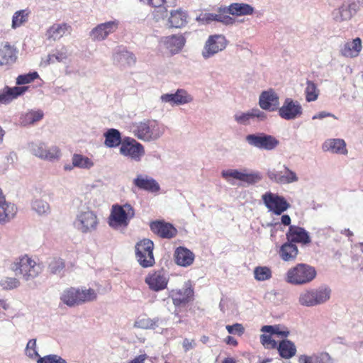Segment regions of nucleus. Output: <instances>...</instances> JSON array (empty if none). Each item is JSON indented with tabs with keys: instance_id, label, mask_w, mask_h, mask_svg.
Wrapping results in <instances>:
<instances>
[{
	"instance_id": "nucleus-8",
	"label": "nucleus",
	"mask_w": 363,
	"mask_h": 363,
	"mask_svg": "<svg viewBox=\"0 0 363 363\" xmlns=\"http://www.w3.org/2000/svg\"><path fill=\"white\" fill-rule=\"evenodd\" d=\"M262 200L268 211L277 216L281 215L291 206L284 196L271 191L264 194L262 196Z\"/></svg>"
},
{
	"instance_id": "nucleus-49",
	"label": "nucleus",
	"mask_w": 363,
	"mask_h": 363,
	"mask_svg": "<svg viewBox=\"0 0 363 363\" xmlns=\"http://www.w3.org/2000/svg\"><path fill=\"white\" fill-rule=\"evenodd\" d=\"M37 363H67L66 360L57 354H49L39 357Z\"/></svg>"
},
{
	"instance_id": "nucleus-56",
	"label": "nucleus",
	"mask_w": 363,
	"mask_h": 363,
	"mask_svg": "<svg viewBox=\"0 0 363 363\" xmlns=\"http://www.w3.org/2000/svg\"><path fill=\"white\" fill-rule=\"evenodd\" d=\"M284 176L283 179L287 180V182H284L282 184H289L294 182H296L298 180V177L295 172L290 170L288 167H284Z\"/></svg>"
},
{
	"instance_id": "nucleus-40",
	"label": "nucleus",
	"mask_w": 363,
	"mask_h": 363,
	"mask_svg": "<svg viewBox=\"0 0 363 363\" xmlns=\"http://www.w3.org/2000/svg\"><path fill=\"white\" fill-rule=\"evenodd\" d=\"M300 360L303 363H332L330 357L327 353L313 354L311 356H302Z\"/></svg>"
},
{
	"instance_id": "nucleus-4",
	"label": "nucleus",
	"mask_w": 363,
	"mask_h": 363,
	"mask_svg": "<svg viewBox=\"0 0 363 363\" xmlns=\"http://www.w3.org/2000/svg\"><path fill=\"white\" fill-rule=\"evenodd\" d=\"M11 268L14 272L21 274L26 281L35 279L41 272L40 265L26 255L16 259Z\"/></svg>"
},
{
	"instance_id": "nucleus-24",
	"label": "nucleus",
	"mask_w": 363,
	"mask_h": 363,
	"mask_svg": "<svg viewBox=\"0 0 363 363\" xmlns=\"http://www.w3.org/2000/svg\"><path fill=\"white\" fill-rule=\"evenodd\" d=\"M174 261L181 267H189L194 263L195 255L189 249L184 247H178L174 252Z\"/></svg>"
},
{
	"instance_id": "nucleus-63",
	"label": "nucleus",
	"mask_w": 363,
	"mask_h": 363,
	"mask_svg": "<svg viewBox=\"0 0 363 363\" xmlns=\"http://www.w3.org/2000/svg\"><path fill=\"white\" fill-rule=\"evenodd\" d=\"M332 116L333 115L331 113H330L322 111V112H320L318 114L313 116L312 118H313V120H315V119H322L323 118L328 117V116Z\"/></svg>"
},
{
	"instance_id": "nucleus-34",
	"label": "nucleus",
	"mask_w": 363,
	"mask_h": 363,
	"mask_svg": "<svg viewBox=\"0 0 363 363\" xmlns=\"http://www.w3.org/2000/svg\"><path fill=\"white\" fill-rule=\"evenodd\" d=\"M16 213V207L14 204L6 200L0 203V223H5L13 218Z\"/></svg>"
},
{
	"instance_id": "nucleus-18",
	"label": "nucleus",
	"mask_w": 363,
	"mask_h": 363,
	"mask_svg": "<svg viewBox=\"0 0 363 363\" xmlns=\"http://www.w3.org/2000/svg\"><path fill=\"white\" fill-rule=\"evenodd\" d=\"M150 228L155 235L162 238L171 239L177 234V230L172 224L162 220L150 223Z\"/></svg>"
},
{
	"instance_id": "nucleus-41",
	"label": "nucleus",
	"mask_w": 363,
	"mask_h": 363,
	"mask_svg": "<svg viewBox=\"0 0 363 363\" xmlns=\"http://www.w3.org/2000/svg\"><path fill=\"white\" fill-rule=\"evenodd\" d=\"M261 331L269 333L270 335H277L284 337H286L289 335V331L286 328L283 329L279 325H264Z\"/></svg>"
},
{
	"instance_id": "nucleus-39",
	"label": "nucleus",
	"mask_w": 363,
	"mask_h": 363,
	"mask_svg": "<svg viewBox=\"0 0 363 363\" xmlns=\"http://www.w3.org/2000/svg\"><path fill=\"white\" fill-rule=\"evenodd\" d=\"M72 162L73 167L81 169H90L94 166V162L91 159L81 154H74Z\"/></svg>"
},
{
	"instance_id": "nucleus-1",
	"label": "nucleus",
	"mask_w": 363,
	"mask_h": 363,
	"mask_svg": "<svg viewBox=\"0 0 363 363\" xmlns=\"http://www.w3.org/2000/svg\"><path fill=\"white\" fill-rule=\"evenodd\" d=\"M135 211L130 203L113 204L108 217V225L114 230L125 229L135 217Z\"/></svg>"
},
{
	"instance_id": "nucleus-58",
	"label": "nucleus",
	"mask_w": 363,
	"mask_h": 363,
	"mask_svg": "<svg viewBox=\"0 0 363 363\" xmlns=\"http://www.w3.org/2000/svg\"><path fill=\"white\" fill-rule=\"evenodd\" d=\"M151 320L150 318H143L141 319H138L135 323L134 326L140 328H147L150 327Z\"/></svg>"
},
{
	"instance_id": "nucleus-53",
	"label": "nucleus",
	"mask_w": 363,
	"mask_h": 363,
	"mask_svg": "<svg viewBox=\"0 0 363 363\" xmlns=\"http://www.w3.org/2000/svg\"><path fill=\"white\" fill-rule=\"evenodd\" d=\"M283 176H284V171H276V170L273 169L268 172L269 178L271 180L274 181L275 182L279 183V184H281L284 182H287V180L283 179L284 178Z\"/></svg>"
},
{
	"instance_id": "nucleus-45",
	"label": "nucleus",
	"mask_w": 363,
	"mask_h": 363,
	"mask_svg": "<svg viewBox=\"0 0 363 363\" xmlns=\"http://www.w3.org/2000/svg\"><path fill=\"white\" fill-rule=\"evenodd\" d=\"M0 286L4 290H13L20 286V281L15 277H4L0 280Z\"/></svg>"
},
{
	"instance_id": "nucleus-28",
	"label": "nucleus",
	"mask_w": 363,
	"mask_h": 363,
	"mask_svg": "<svg viewBox=\"0 0 363 363\" xmlns=\"http://www.w3.org/2000/svg\"><path fill=\"white\" fill-rule=\"evenodd\" d=\"M298 252V247L295 244L286 241L280 247L279 255L285 262H294Z\"/></svg>"
},
{
	"instance_id": "nucleus-12",
	"label": "nucleus",
	"mask_w": 363,
	"mask_h": 363,
	"mask_svg": "<svg viewBox=\"0 0 363 363\" xmlns=\"http://www.w3.org/2000/svg\"><path fill=\"white\" fill-rule=\"evenodd\" d=\"M145 284L153 291H160L167 288L169 277L163 269L148 273L145 279Z\"/></svg>"
},
{
	"instance_id": "nucleus-15",
	"label": "nucleus",
	"mask_w": 363,
	"mask_h": 363,
	"mask_svg": "<svg viewBox=\"0 0 363 363\" xmlns=\"http://www.w3.org/2000/svg\"><path fill=\"white\" fill-rule=\"evenodd\" d=\"M287 241L293 244H300L301 245H308L311 242L309 233L303 228L298 225H290L286 233Z\"/></svg>"
},
{
	"instance_id": "nucleus-64",
	"label": "nucleus",
	"mask_w": 363,
	"mask_h": 363,
	"mask_svg": "<svg viewBox=\"0 0 363 363\" xmlns=\"http://www.w3.org/2000/svg\"><path fill=\"white\" fill-rule=\"evenodd\" d=\"M281 221L284 225H291V218L289 215H283L281 218Z\"/></svg>"
},
{
	"instance_id": "nucleus-16",
	"label": "nucleus",
	"mask_w": 363,
	"mask_h": 363,
	"mask_svg": "<svg viewBox=\"0 0 363 363\" xmlns=\"http://www.w3.org/2000/svg\"><path fill=\"white\" fill-rule=\"evenodd\" d=\"M119 26V21L113 20L100 23L90 32V36L94 40L101 41L106 39L108 35L115 32Z\"/></svg>"
},
{
	"instance_id": "nucleus-54",
	"label": "nucleus",
	"mask_w": 363,
	"mask_h": 363,
	"mask_svg": "<svg viewBox=\"0 0 363 363\" xmlns=\"http://www.w3.org/2000/svg\"><path fill=\"white\" fill-rule=\"evenodd\" d=\"M36 347V340L31 339L28 341L26 346L27 354L30 357H35L39 356L38 352L35 350Z\"/></svg>"
},
{
	"instance_id": "nucleus-46",
	"label": "nucleus",
	"mask_w": 363,
	"mask_h": 363,
	"mask_svg": "<svg viewBox=\"0 0 363 363\" xmlns=\"http://www.w3.org/2000/svg\"><path fill=\"white\" fill-rule=\"evenodd\" d=\"M65 267V261L61 258H54L48 265L51 274H60Z\"/></svg>"
},
{
	"instance_id": "nucleus-29",
	"label": "nucleus",
	"mask_w": 363,
	"mask_h": 363,
	"mask_svg": "<svg viewBox=\"0 0 363 363\" xmlns=\"http://www.w3.org/2000/svg\"><path fill=\"white\" fill-rule=\"evenodd\" d=\"M233 16H241L251 15L254 12V8L245 3H233L230 4L224 11Z\"/></svg>"
},
{
	"instance_id": "nucleus-42",
	"label": "nucleus",
	"mask_w": 363,
	"mask_h": 363,
	"mask_svg": "<svg viewBox=\"0 0 363 363\" xmlns=\"http://www.w3.org/2000/svg\"><path fill=\"white\" fill-rule=\"evenodd\" d=\"M29 12L26 10H20L14 13L12 18V28H16L28 21Z\"/></svg>"
},
{
	"instance_id": "nucleus-51",
	"label": "nucleus",
	"mask_w": 363,
	"mask_h": 363,
	"mask_svg": "<svg viewBox=\"0 0 363 363\" xmlns=\"http://www.w3.org/2000/svg\"><path fill=\"white\" fill-rule=\"evenodd\" d=\"M225 329L228 332V333L232 335H237L238 336H242L245 331L244 326L241 323H235L233 325H227L225 326Z\"/></svg>"
},
{
	"instance_id": "nucleus-7",
	"label": "nucleus",
	"mask_w": 363,
	"mask_h": 363,
	"mask_svg": "<svg viewBox=\"0 0 363 363\" xmlns=\"http://www.w3.org/2000/svg\"><path fill=\"white\" fill-rule=\"evenodd\" d=\"M134 135L144 141L157 140L162 135L159 125L153 121H145L136 124L133 129Z\"/></svg>"
},
{
	"instance_id": "nucleus-44",
	"label": "nucleus",
	"mask_w": 363,
	"mask_h": 363,
	"mask_svg": "<svg viewBox=\"0 0 363 363\" xmlns=\"http://www.w3.org/2000/svg\"><path fill=\"white\" fill-rule=\"evenodd\" d=\"M254 275L256 280L265 281L272 277V271L267 267H257L254 270Z\"/></svg>"
},
{
	"instance_id": "nucleus-43",
	"label": "nucleus",
	"mask_w": 363,
	"mask_h": 363,
	"mask_svg": "<svg viewBox=\"0 0 363 363\" xmlns=\"http://www.w3.org/2000/svg\"><path fill=\"white\" fill-rule=\"evenodd\" d=\"M305 94L308 102L314 101L318 99L319 91L313 82L307 81Z\"/></svg>"
},
{
	"instance_id": "nucleus-61",
	"label": "nucleus",
	"mask_w": 363,
	"mask_h": 363,
	"mask_svg": "<svg viewBox=\"0 0 363 363\" xmlns=\"http://www.w3.org/2000/svg\"><path fill=\"white\" fill-rule=\"evenodd\" d=\"M148 358L146 354H142L136 356L134 359L130 361L128 363H145V360Z\"/></svg>"
},
{
	"instance_id": "nucleus-11",
	"label": "nucleus",
	"mask_w": 363,
	"mask_h": 363,
	"mask_svg": "<svg viewBox=\"0 0 363 363\" xmlns=\"http://www.w3.org/2000/svg\"><path fill=\"white\" fill-rule=\"evenodd\" d=\"M246 141L252 146L266 150H272L279 144L275 137L265 133L248 135Z\"/></svg>"
},
{
	"instance_id": "nucleus-14",
	"label": "nucleus",
	"mask_w": 363,
	"mask_h": 363,
	"mask_svg": "<svg viewBox=\"0 0 363 363\" xmlns=\"http://www.w3.org/2000/svg\"><path fill=\"white\" fill-rule=\"evenodd\" d=\"M227 41L223 35H211L206 42L202 55L208 58L225 48Z\"/></svg>"
},
{
	"instance_id": "nucleus-3",
	"label": "nucleus",
	"mask_w": 363,
	"mask_h": 363,
	"mask_svg": "<svg viewBox=\"0 0 363 363\" xmlns=\"http://www.w3.org/2000/svg\"><path fill=\"white\" fill-rule=\"evenodd\" d=\"M96 293L92 289H80L71 287L64 291L60 299L68 306L79 305L96 298Z\"/></svg>"
},
{
	"instance_id": "nucleus-23",
	"label": "nucleus",
	"mask_w": 363,
	"mask_h": 363,
	"mask_svg": "<svg viewBox=\"0 0 363 363\" xmlns=\"http://www.w3.org/2000/svg\"><path fill=\"white\" fill-rule=\"evenodd\" d=\"M28 89V86H4L0 90V104H7L19 96L23 94Z\"/></svg>"
},
{
	"instance_id": "nucleus-19",
	"label": "nucleus",
	"mask_w": 363,
	"mask_h": 363,
	"mask_svg": "<svg viewBox=\"0 0 363 363\" xmlns=\"http://www.w3.org/2000/svg\"><path fill=\"white\" fill-rule=\"evenodd\" d=\"M222 177L228 181L229 177H232L233 179L246 182L249 184H255L262 179V177L259 173H245L237 169H228L223 171Z\"/></svg>"
},
{
	"instance_id": "nucleus-62",
	"label": "nucleus",
	"mask_w": 363,
	"mask_h": 363,
	"mask_svg": "<svg viewBox=\"0 0 363 363\" xmlns=\"http://www.w3.org/2000/svg\"><path fill=\"white\" fill-rule=\"evenodd\" d=\"M224 341L228 345L236 347L238 345V341L233 336H227Z\"/></svg>"
},
{
	"instance_id": "nucleus-9",
	"label": "nucleus",
	"mask_w": 363,
	"mask_h": 363,
	"mask_svg": "<svg viewBox=\"0 0 363 363\" xmlns=\"http://www.w3.org/2000/svg\"><path fill=\"white\" fill-rule=\"evenodd\" d=\"M75 224L81 233H89L96 230L99 220L92 211H82L77 215Z\"/></svg>"
},
{
	"instance_id": "nucleus-47",
	"label": "nucleus",
	"mask_w": 363,
	"mask_h": 363,
	"mask_svg": "<svg viewBox=\"0 0 363 363\" xmlns=\"http://www.w3.org/2000/svg\"><path fill=\"white\" fill-rule=\"evenodd\" d=\"M68 57L67 50L65 46H62L61 50H57L56 53L48 55V62L53 63L55 61L62 62Z\"/></svg>"
},
{
	"instance_id": "nucleus-48",
	"label": "nucleus",
	"mask_w": 363,
	"mask_h": 363,
	"mask_svg": "<svg viewBox=\"0 0 363 363\" xmlns=\"http://www.w3.org/2000/svg\"><path fill=\"white\" fill-rule=\"evenodd\" d=\"M39 77V74L37 72H30L26 74L18 75L16 78V84L23 85L31 83L35 79Z\"/></svg>"
},
{
	"instance_id": "nucleus-26",
	"label": "nucleus",
	"mask_w": 363,
	"mask_h": 363,
	"mask_svg": "<svg viewBox=\"0 0 363 363\" xmlns=\"http://www.w3.org/2000/svg\"><path fill=\"white\" fill-rule=\"evenodd\" d=\"M72 27L66 23H55L46 31V36L48 40H57L62 38L67 33L70 34Z\"/></svg>"
},
{
	"instance_id": "nucleus-38",
	"label": "nucleus",
	"mask_w": 363,
	"mask_h": 363,
	"mask_svg": "<svg viewBox=\"0 0 363 363\" xmlns=\"http://www.w3.org/2000/svg\"><path fill=\"white\" fill-rule=\"evenodd\" d=\"M186 23V15L181 10L172 11L169 18V23L172 28H182Z\"/></svg>"
},
{
	"instance_id": "nucleus-32",
	"label": "nucleus",
	"mask_w": 363,
	"mask_h": 363,
	"mask_svg": "<svg viewBox=\"0 0 363 363\" xmlns=\"http://www.w3.org/2000/svg\"><path fill=\"white\" fill-rule=\"evenodd\" d=\"M16 60V49L9 44H5L0 48V66L9 65Z\"/></svg>"
},
{
	"instance_id": "nucleus-21",
	"label": "nucleus",
	"mask_w": 363,
	"mask_h": 363,
	"mask_svg": "<svg viewBox=\"0 0 363 363\" xmlns=\"http://www.w3.org/2000/svg\"><path fill=\"white\" fill-rule=\"evenodd\" d=\"M133 183L139 189L151 193L158 192L160 189V186L155 179L145 174H138Z\"/></svg>"
},
{
	"instance_id": "nucleus-22",
	"label": "nucleus",
	"mask_w": 363,
	"mask_h": 363,
	"mask_svg": "<svg viewBox=\"0 0 363 363\" xmlns=\"http://www.w3.org/2000/svg\"><path fill=\"white\" fill-rule=\"evenodd\" d=\"M161 99L163 102L169 103L172 106L188 104L193 100L191 95L184 89H178L174 94H163Z\"/></svg>"
},
{
	"instance_id": "nucleus-25",
	"label": "nucleus",
	"mask_w": 363,
	"mask_h": 363,
	"mask_svg": "<svg viewBox=\"0 0 363 363\" xmlns=\"http://www.w3.org/2000/svg\"><path fill=\"white\" fill-rule=\"evenodd\" d=\"M362 49V43L360 38L346 42L340 49V53L345 57L354 58L359 56Z\"/></svg>"
},
{
	"instance_id": "nucleus-2",
	"label": "nucleus",
	"mask_w": 363,
	"mask_h": 363,
	"mask_svg": "<svg viewBox=\"0 0 363 363\" xmlns=\"http://www.w3.org/2000/svg\"><path fill=\"white\" fill-rule=\"evenodd\" d=\"M315 267L305 263H298L291 267L286 274V281L293 285H304L316 277Z\"/></svg>"
},
{
	"instance_id": "nucleus-6",
	"label": "nucleus",
	"mask_w": 363,
	"mask_h": 363,
	"mask_svg": "<svg viewBox=\"0 0 363 363\" xmlns=\"http://www.w3.org/2000/svg\"><path fill=\"white\" fill-rule=\"evenodd\" d=\"M154 243L147 238H144L135 245V257L139 264L143 268L152 267L155 264L153 254Z\"/></svg>"
},
{
	"instance_id": "nucleus-55",
	"label": "nucleus",
	"mask_w": 363,
	"mask_h": 363,
	"mask_svg": "<svg viewBox=\"0 0 363 363\" xmlns=\"http://www.w3.org/2000/svg\"><path fill=\"white\" fill-rule=\"evenodd\" d=\"M215 21L221 22L225 25H231L235 23V19L228 15L220 13L213 16Z\"/></svg>"
},
{
	"instance_id": "nucleus-20",
	"label": "nucleus",
	"mask_w": 363,
	"mask_h": 363,
	"mask_svg": "<svg viewBox=\"0 0 363 363\" xmlns=\"http://www.w3.org/2000/svg\"><path fill=\"white\" fill-rule=\"evenodd\" d=\"M32 151L34 155L49 161L59 160L61 156V151L58 147H48L44 143L33 146Z\"/></svg>"
},
{
	"instance_id": "nucleus-30",
	"label": "nucleus",
	"mask_w": 363,
	"mask_h": 363,
	"mask_svg": "<svg viewBox=\"0 0 363 363\" xmlns=\"http://www.w3.org/2000/svg\"><path fill=\"white\" fill-rule=\"evenodd\" d=\"M194 295V291L191 288H185L182 289L172 291L171 297L173 303L176 306H179L189 302Z\"/></svg>"
},
{
	"instance_id": "nucleus-57",
	"label": "nucleus",
	"mask_w": 363,
	"mask_h": 363,
	"mask_svg": "<svg viewBox=\"0 0 363 363\" xmlns=\"http://www.w3.org/2000/svg\"><path fill=\"white\" fill-rule=\"evenodd\" d=\"M251 118L250 112L247 113H242L240 114L235 115V120L241 124H246L248 123L249 120Z\"/></svg>"
},
{
	"instance_id": "nucleus-31",
	"label": "nucleus",
	"mask_w": 363,
	"mask_h": 363,
	"mask_svg": "<svg viewBox=\"0 0 363 363\" xmlns=\"http://www.w3.org/2000/svg\"><path fill=\"white\" fill-rule=\"evenodd\" d=\"M166 48L172 55L178 53L185 44V38L182 35H171L164 38Z\"/></svg>"
},
{
	"instance_id": "nucleus-60",
	"label": "nucleus",
	"mask_w": 363,
	"mask_h": 363,
	"mask_svg": "<svg viewBox=\"0 0 363 363\" xmlns=\"http://www.w3.org/2000/svg\"><path fill=\"white\" fill-rule=\"evenodd\" d=\"M340 14L341 21H347L351 18L352 14L349 9L342 7L340 9Z\"/></svg>"
},
{
	"instance_id": "nucleus-37",
	"label": "nucleus",
	"mask_w": 363,
	"mask_h": 363,
	"mask_svg": "<svg viewBox=\"0 0 363 363\" xmlns=\"http://www.w3.org/2000/svg\"><path fill=\"white\" fill-rule=\"evenodd\" d=\"M141 1L146 2L150 6L157 9L158 10L154 12V18L157 21L161 18H164L167 15V10L164 6L165 0H140Z\"/></svg>"
},
{
	"instance_id": "nucleus-5",
	"label": "nucleus",
	"mask_w": 363,
	"mask_h": 363,
	"mask_svg": "<svg viewBox=\"0 0 363 363\" xmlns=\"http://www.w3.org/2000/svg\"><path fill=\"white\" fill-rule=\"evenodd\" d=\"M331 290L328 288L310 289L300 294L298 303L306 307L323 304L330 298Z\"/></svg>"
},
{
	"instance_id": "nucleus-17",
	"label": "nucleus",
	"mask_w": 363,
	"mask_h": 363,
	"mask_svg": "<svg viewBox=\"0 0 363 363\" xmlns=\"http://www.w3.org/2000/svg\"><path fill=\"white\" fill-rule=\"evenodd\" d=\"M259 106L262 109L268 111H277L279 106V97L272 89L264 91L259 95Z\"/></svg>"
},
{
	"instance_id": "nucleus-27",
	"label": "nucleus",
	"mask_w": 363,
	"mask_h": 363,
	"mask_svg": "<svg viewBox=\"0 0 363 363\" xmlns=\"http://www.w3.org/2000/svg\"><path fill=\"white\" fill-rule=\"evenodd\" d=\"M324 151H331L333 153L346 155L348 152L346 143L343 139H328L323 144Z\"/></svg>"
},
{
	"instance_id": "nucleus-10",
	"label": "nucleus",
	"mask_w": 363,
	"mask_h": 363,
	"mask_svg": "<svg viewBox=\"0 0 363 363\" xmlns=\"http://www.w3.org/2000/svg\"><path fill=\"white\" fill-rule=\"evenodd\" d=\"M120 153L125 157L139 162L145 155L144 146L134 138L125 137L123 139L120 147Z\"/></svg>"
},
{
	"instance_id": "nucleus-59",
	"label": "nucleus",
	"mask_w": 363,
	"mask_h": 363,
	"mask_svg": "<svg viewBox=\"0 0 363 363\" xmlns=\"http://www.w3.org/2000/svg\"><path fill=\"white\" fill-rule=\"evenodd\" d=\"M251 118H257L261 121L266 119V114L258 108H252L249 111Z\"/></svg>"
},
{
	"instance_id": "nucleus-36",
	"label": "nucleus",
	"mask_w": 363,
	"mask_h": 363,
	"mask_svg": "<svg viewBox=\"0 0 363 363\" xmlns=\"http://www.w3.org/2000/svg\"><path fill=\"white\" fill-rule=\"evenodd\" d=\"M277 349L280 356L284 359L292 357L296 352L294 344L288 340L281 341Z\"/></svg>"
},
{
	"instance_id": "nucleus-50",
	"label": "nucleus",
	"mask_w": 363,
	"mask_h": 363,
	"mask_svg": "<svg viewBox=\"0 0 363 363\" xmlns=\"http://www.w3.org/2000/svg\"><path fill=\"white\" fill-rule=\"evenodd\" d=\"M33 209L36 211L38 214H45L49 209V204L42 200H35L32 205Z\"/></svg>"
},
{
	"instance_id": "nucleus-35",
	"label": "nucleus",
	"mask_w": 363,
	"mask_h": 363,
	"mask_svg": "<svg viewBox=\"0 0 363 363\" xmlns=\"http://www.w3.org/2000/svg\"><path fill=\"white\" fill-rule=\"evenodd\" d=\"M105 138L104 145L108 147H116L121 145L123 140L121 138V133L118 130L111 128L108 129L104 134Z\"/></svg>"
},
{
	"instance_id": "nucleus-52",
	"label": "nucleus",
	"mask_w": 363,
	"mask_h": 363,
	"mask_svg": "<svg viewBox=\"0 0 363 363\" xmlns=\"http://www.w3.org/2000/svg\"><path fill=\"white\" fill-rule=\"evenodd\" d=\"M260 342L267 349H274L277 347V342L273 340L271 335L262 334L260 335Z\"/></svg>"
},
{
	"instance_id": "nucleus-33",
	"label": "nucleus",
	"mask_w": 363,
	"mask_h": 363,
	"mask_svg": "<svg viewBox=\"0 0 363 363\" xmlns=\"http://www.w3.org/2000/svg\"><path fill=\"white\" fill-rule=\"evenodd\" d=\"M43 117L44 113L42 110H30L21 115L20 123L23 126H28L41 121Z\"/></svg>"
},
{
	"instance_id": "nucleus-13",
	"label": "nucleus",
	"mask_w": 363,
	"mask_h": 363,
	"mask_svg": "<svg viewBox=\"0 0 363 363\" xmlns=\"http://www.w3.org/2000/svg\"><path fill=\"white\" fill-rule=\"evenodd\" d=\"M279 116L285 120H294L302 115L303 109L300 103L291 98H286L283 105L278 108Z\"/></svg>"
}]
</instances>
